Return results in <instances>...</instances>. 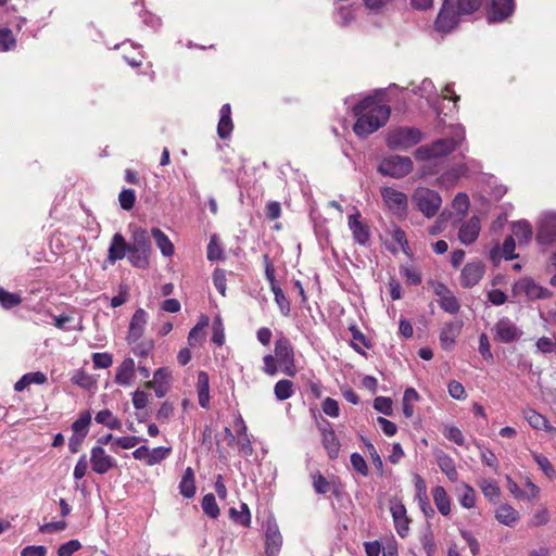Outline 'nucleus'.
<instances>
[{"mask_svg": "<svg viewBox=\"0 0 556 556\" xmlns=\"http://www.w3.org/2000/svg\"><path fill=\"white\" fill-rule=\"evenodd\" d=\"M274 394L278 401L290 399L294 394V386L291 380L282 379L276 382Z\"/></svg>", "mask_w": 556, "mask_h": 556, "instance_id": "obj_39", "label": "nucleus"}, {"mask_svg": "<svg viewBox=\"0 0 556 556\" xmlns=\"http://www.w3.org/2000/svg\"><path fill=\"white\" fill-rule=\"evenodd\" d=\"M420 544L426 553L427 556H434L437 552V544L434 541V534L430 527H427L420 538H419Z\"/></svg>", "mask_w": 556, "mask_h": 556, "instance_id": "obj_43", "label": "nucleus"}, {"mask_svg": "<svg viewBox=\"0 0 556 556\" xmlns=\"http://www.w3.org/2000/svg\"><path fill=\"white\" fill-rule=\"evenodd\" d=\"M483 0H444L435 20V28L441 33H450L459 24L462 16L478 11Z\"/></svg>", "mask_w": 556, "mask_h": 556, "instance_id": "obj_2", "label": "nucleus"}, {"mask_svg": "<svg viewBox=\"0 0 556 556\" xmlns=\"http://www.w3.org/2000/svg\"><path fill=\"white\" fill-rule=\"evenodd\" d=\"M136 365L130 357L125 358L116 368L115 382L119 386H130L135 377Z\"/></svg>", "mask_w": 556, "mask_h": 556, "instance_id": "obj_26", "label": "nucleus"}, {"mask_svg": "<svg viewBox=\"0 0 556 556\" xmlns=\"http://www.w3.org/2000/svg\"><path fill=\"white\" fill-rule=\"evenodd\" d=\"M197 393L200 406L207 408L210 405V379L205 371L198 374Z\"/></svg>", "mask_w": 556, "mask_h": 556, "instance_id": "obj_30", "label": "nucleus"}, {"mask_svg": "<svg viewBox=\"0 0 556 556\" xmlns=\"http://www.w3.org/2000/svg\"><path fill=\"white\" fill-rule=\"evenodd\" d=\"M72 381L84 389H90L96 384L93 378L84 370H77L73 375Z\"/></svg>", "mask_w": 556, "mask_h": 556, "instance_id": "obj_51", "label": "nucleus"}, {"mask_svg": "<svg viewBox=\"0 0 556 556\" xmlns=\"http://www.w3.org/2000/svg\"><path fill=\"white\" fill-rule=\"evenodd\" d=\"M91 424V414L90 412H84L80 414L79 418L76 419L72 424V432L74 435H79L86 438L89 432V427Z\"/></svg>", "mask_w": 556, "mask_h": 556, "instance_id": "obj_37", "label": "nucleus"}, {"mask_svg": "<svg viewBox=\"0 0 556 556\" xmlns=\"http://www.w3.org/2000/svg\"><path fill=\"white\" fill-rule=\"evenodd\" d=\"M275 295V301L279 306L281 313L287 316L290 312V303L283 294L281 288L279 286H271L270 289Z\"/></svg>", "mask_w": 556, "mask_h": 556, "instance_id": "obj_50", "label": "nucleus"}, {"mask_svg": "<svg viewBox=\"0 0 556 556\" xmlns=\"http://www.w3.org/2000/svg\"><path fill=\"white\" fill-rule=\"evenodd\" d=\"M378 169L384 176L402 178L412 172L413 162L408 156L393 155L384 159Z\"/></svg>", "mask_w": 556, "mask_h": 556, "instance_id": "obj_6", "label": "nucleus"}, {"mask_svg": "<svg viewBox=\"0 0 556 556\" xmlns=\"http://www.w3.org/2000/svg\"><path fill=\"white\" fill-rule=\"evenodd\" d=\"M466 173V168L464 166H458L453 169L451 173H446L440 177V182L442 185H453L459 177L464 176Z\"/></svg>", "mask_w": 556, "mask_h": 556, "instance_id": "obj_59", "label": "nucleus"}, {"mask_svg": "<svg viewBox=\"0 0 556 556\" xmlns=\"http://www.w3.org/2000/svg\"><path fill=\"white\" fill-rule=\"evenodd\" d=\"M16 45V40L9 28L0 29V51L5 52L13 49Z\"/></svg>", "mask_w": 556, "mask_h": 556, "instance_id": "obj_49", "label": "nucleus"}, {"mask_svg": "<svg viewBox=\"0 0 556 556\" xmlns=\"http://www.w3.org/2000/svg\"><path fill=\"white\" fill-rule=\"evenodd\" d=\"M443 434L446 439L454 442L455 444L463 446L465 444V437L459 428L455 426H445Z\"/></svg>", "mask_w": 556, "mask_h": 556, "instance_id": "obj_52", "label": "nucleus"}, {"mask_svg": "<svg viewBox=\"0 0 556 556\" xmlns=\"http://www.w3.org/2000/svg\"><path fill=\"white\" fill-rule=\"evenodd\" d=\"M515 11L514 0H488V15L490 23H500L507 20Z\"/></svg>", "mask_w": 556, "mask_h": 556, "instance_id": "obj_11", "label": "nucleus"}, {"mask_svg": "<svg viewBox=\"0 0 556 556\" xmlns=\"http://www.w3.org/2000/svg\"><path fill=\"white\" fill-rule=\"evenodd\" d=\"M480 219L476 216L466 222L459 229V240L462 243H472L480 233Z\"/></svg>", "mask_w": 556, "mask_h": 556, "instance_id": "obj_27", "label": "nucleus"}, {"mask_svg": "<svg viewBox=\"0 0 556 556\" xmlns=\"http://www.w3.org/2000/svg\"><path fill=\"white\" fill-rule=\"evenodd\" d=\"M479 486L490 502H496L500 498L501 490L495 481L483 479L479 482Z\"/></svg>", "mask_w": 556, "mask_h": 556, "instance_id": "obj_44", "label": "nucleus"}, {"mask_svg": "<svg viewBox=\"0 0 556 556\" xmlns=\"http://www.w3.org/2000/svg\"><path fill=\"white\" fill-rule=\"evenodd\" d=\"M90 464L98 475H104L116 466V460L100 446H93L90 451Z\"/></svg>", "mask_w": 556, "mask_h": 556, "instance_id": "obj_13", "label": "nucleus"}, {"mask_svg": "<svg viewBox=\"0 0 556 556\" xmlns=\"http://www.w3.org/2000/svg\"><path fill=\"white\" fill-rule=\"evenodd\" d=\"M147 321V312L143 308H138L134 313L129 323V330L127 336V340L129 343L138 341L143 336Z\"/></svg>", "mask_w": 556, "mask_h": 556, "instance_id": "obj_18", "label": "nucleus"}, {"mask_svg": "<svg viewBox=\"0 0 556 556\" xmlns=\"http://www.w3.org/2000/svg\"><path fill=\"white\" fill-rule=\"evenodd\" d=\"M149 245H135L128 249V260L137 267H144L148 264Z\"/></svg>", "mask_w": 556, "mask_h": 556, "instance_id": "obj_35", "label": "nucleus"}, {"mask_svg": "<svg viewBox=\"0 0 556 556\" xmlns=\"http://www.w3.org/2000/svg\"><path fill=\"white\" fill-rule=\"evenodd\" d=\"M514 249L515 245H495L490 252L492 262L498 265L502 260L510 261L518 257V254L514 253Z\"/></svg>", "mask_w": 556, "mask_h": 556, "instance_id": "obj_36", "label": "nucleus"}, {"mask_svg": "<svg viewBox=\"0 0 556 556\" xmlns=\"http://www.w3.org/2000/svg\"><path fill=\"white\" fill-rule=\"evenodd\" d=\"M233 124L231 119L230 104H224L219 111V122L217 125V134L219 138L227 139L231 135Z\"/></svg>", "mask_w": 556, "mask_h": 556, "instance_id": "obj_28", "label": "nucleus"}, {"mask_svg": "<svg viewBox=\"0 0 556 556\" xmlns=\"http://www.w3.org/2000/svg\"><path fill=\"white\" fill-rule=\"evenodd\" d=\"M136 201V194L132 189H124L118 195V202L122 208L129 211L134 207Z\"/></svg>", "mask_w": 556, "mask_h": 556, "instance_id": "obj_53", "label": "nucleus"}, {"mask_svg": "<svg viewBox=\"0 0 556 556\" xmlns=\"http://www.w3.org/2000/svg\"><path fill=\"white\" fill-rule=\"evenodd\" d=\"M179 492L185 498H192L195 494V478L191 467L186 468L179 482Z\"/></svg>", "mask_w": 556, "mask_h": 556, "instance_id": "obj_31", "label": "nucleus"}, {"mask_svg": "<svg viewBox=\"0 0 556 556\" xmlns=\"http://www.w3.org/2000/svg\"><path fill=\"white\" fill-rule=\"evenodd\" d=\"M464 130L457 129L455 138L439 139L430 146H421L415 151V157L418 161H429L445 156L454 151L464 140Z\"/></svg>", "mask_w": 556, "mask_h": 556, "instance_id": "obj_3", "label": "nucleus"}, {"mask_svg": "<svg viewBox=\"0 0 556 556\" xmlns=\"http://www.w3.org/2000/svg\"><path fill=\"white\" fill-rule=\"evenodd\" d=\"M47 547L43 545H29L22 549L21 556H46Z\"/></svg>", "mask_w": 556, "mask_h": 556, "instance_id": "obj_64", "label": "nucleus"}, {"mask_svg": "<svg viewBox=\"0 0 556 556\" xmlns=\"http://www.w3.org/2000/svg\"><path fill=\"white\" fill-rule=\"evenodd\" d=\"M351 464H352L353 468L357 472H359L362 476L365 477L368 475V467H367L366 460L358 453H353L351 455Z\"/></svg>", "mask_w": 556, "mask_h": 556, "instance_id": "obj_62", "label": "nucleus"}, {"mask_svg": "<svg viewBox=\"0 0 556 556\" xmlns=\"http://www.w3.org/2000/svg\"><path fill=\"white\" fill-rule=\"evenodd\" d=\"M437 463L440 469L446 475L448 480L455 482L458 480V471L455 467L454 460L444 453L437 455Z\"/></svg>", "mask_w": 556, "mask_h": 556, "instance_id": "obj_33", "label": "nucleus"}, {"mask_svg": "<svg viewBox=\"0 0 556 556\" xmlns=\"http://www.w3.org/2000/svg\"><path fill=\"white\" fill-rule=\"evenodd\" d=\"M81 548L78 540H71L58 548V556H72L75 552Z\"/></svg>", "mask_w": 556, "mask_h": 556, "instance_id": "obj_57", "label": "nucleus"}, {"mask_svg": "<svg viewBox=\"0 0 556 556\" xmlns=\"http://www.w3.org/2000/svg\"><path fill=\"white\" fill-rule=\"evenodd\" d=\"M513 294L515 296L526 295L530 300L545 298L547 290L536 285L530 278H521L513 286Z\"/></svg>", "mask_w": 556, "mask_h": 556, "instance_id": "obj_14", "label": "nucleus"}, {"mask_svg": "<svg viewBox=\"0 0 556 556\" xmlns=\"http://www.w3.org/2000/svg\"><path fill=\"white\" fill-rule=\"evenodd\" d=\"M452 206L460 215H466L470 206L469 197L464 192L457 193L453 199Z\"/></svg>", "mask_w": 556, "mask_h": 556, "instance_id": "obj_47", "label": "nucleus"}, {"mask_svg": "<svg viewBox=\"0 0 556 556\" xmlns=\"http://www.w3.org/2000/svg\"><path fill=\"white\" fill-rule=\"evenodd\" d=\"M383 203L396 215H405L407 211V195L392 187H382L380 190Z\"/></svg>", "mask_w": 556, "mask_h": 556, "instance_id": "obj_10", "label": "nucleus"}, {"mask_svg": "<svg viewBox=\"0 0 556 556\" xmlns=\"http://www.w3.org/2000/svg\"><path fill=\"white\" fill-rule=\"evenodd\" d=\"M421 140V132L415 128H400L389 134L388 146L395 150H405Z\"/></svg>", "mask_w": 556, "mask_h": 556, "instance_id": "obj_7", "label": "nucleus"}, {"mask_svg": "<svg viewBox=\"0 0 556 556\" xmlns=\"http://www.w3.org/2000/svg\"><path fill=\"white\" fill-rule=\"evenodd\" d=\"M212 341L217 345H223L225 342L224 325L219 317H216L212 325Z\"/></svg>", "mask_w": 556, "mask_h": 556, "instance_id": "obj_54", "label": "nucleus"}, {"mask_svg": "<svg viewBox=\"0 0 556 556\" xmlns=\"http://www.w3.org/2000/svg\"><path fill=\"white\" fill-rule=\"evenodd\" d=\"M356 118L353 131L358 137H367L386 125L391 110L374 97H367L353 109Z\"/></svg>", "mask_w": 556, "mask_h": 556, "instance_id": "obj_1", "label": "nucleus"}, {"mask_svg": "<svg viewBox=\"0 0 556 556\" xmlns=\"http://www.w3.org/2000/svg\"><path fill=\"white\" fill-rule=\"evenodd\" d=\"M532 227L527 220H518L511 225V235L507 237L504 243H522L532 238Z\"/></svg>", "mask_w": 556, "mask_h": 556, "instance_id": "obj_23", "label": "nucleus"}, {"mask_svg": "<svg viewBox=\"0 0 556 556\" xmlns=\"http://www.w3.org/2000/svg\"><path fill=\"white\" fill-rule=\"evenodd\" d=\"M428 286L439 298V305L443 311L450 314H456L459 311L460 305L458 300L444 283L437 280H431L428 282Z\"/></svg>", "mask_w": 556, "mask_h": 556, "instance_id": "obj_8", "label": "nucleus"}, {"mask_svg": "<svg viewBox=\"0 0 556 556\" xmlns=\"http://www.w3.org/2000/svg\"><path fill=\"white\" fill-rule=\"evenodd\" d=\"M539 236L556 241V213H547L542 217Z\"/></svg>", "mask_w": 556, "mask_h": 556, "instance_id": "obj_32", "label": "nucleus"}, {"mask_svg": "<svg viewBox=\"0 0 556 556\" xmlns=\"http://www.w3.org/2000/svg\"><path fill=\"white\" fill-rule=\"evenodd\" d=\"M349 227L358 243L368 241V227L362 222L361 212L356 207H353L352 213L349 215Z\"/></svg>", "mask_w": 556, "mask_h": 556, "instance_id": "obj_19", "label": "nucleus"}, {"mask_svg": "<svg viewBox=\"0 0 556 556\" xmlns=\"http://www.w3.org/2000/svg\"><path fill=\"white\" fill-rule=\"evenodd\" d=\"M479 353L482 355V357L488 361H493V354L491 352V345L489 342V338L485 333H482L479 337Z\"/></svg>", "mask_w": 556, "mask_h": 556, "instance_id": "obj_61", "label": "nucleus"}, {"mask_svg": "<svg viewBox=\"0 0 556 556\" xmlns=\"http://www.w3.org/2000/svg\"><path fill=\"white\" fill-rule=\"evenodd\" d=\"M494 339L502 343H510L517 341L522 331L508 318L500 319L493 328Z\"/></svg>", "mask_w": 556, "mask_h": 556, "instance_id": "obj_12", "label": "nucleus"}, {"mask_svg": "<svg viewBox=\"0 0 556 556\" xmlns=\"http://www.w3.org/2000/svg\"><path fill=\"white\" fill-rule=\"evenodd\" d=\"M229 517L236 523L242 525L244 527H250L251 514H250V509L245 503L241 504L240 510H238L237 508H233V507L230 508Z\"/></svg>", "mask_w": 556, "mask_h": 556, "instance_id": "obj_41", "label": "nucleus"}, {"mask_svg": "<svg viewBox=\"0 0 556 556\" xmlns=\"http://www.w3.org/2000/svg\"><path fill=\"white\" fill-rule=\"evenodd\" d=\"M172 371L162 367L154 371L153 380L146 382L148 389H153L157 397H163L169 390Z\"/></svg>", "mask_w": 556, "mask_h": 556, "instance_id": "obj_16", "label": "nucleus"}, {"mask_svg": "<svg viewBox=\"0 0 556 556\" xmlns=\"http://www.w3.org/2000/svg\"><path fill=\"white\" fill-rule=\"evenodd\" d=\"M129 248H135V245H110L109 260L113 263L116 260H121L125 256L128 257Z\"/></svg>", "mask_w": 556, "mask_h": 556, "instance_id": "obj_58", "label": "nucleus"}, {"mask_svg": "<svg viewBox=\"0 0 556 556\" xmlns=\"http://www.w3.org/2000/svg\"><path fill=\"white\" fill-rule=\"evenodd\" d=\"M463 329V321L462 320H454L446 323L441 330L440 333V344L441 346L450 351L453 349L457 337L460 334Z\"/></svg>", "mask_w": 556, "mask_h": 556, "instance_id": "obj_17", "label": "nucleus"}, {"mask_svg": "<svg viewBox=\"0 0 556 556\" xmlns=\"http://www.w3.org/2000/svg\"><path fill=\"white\" fill-rule=\"evenodd\" d=\"M484 275V267L480 262L467 264L462 270L460 281L463 287L471 288L476 286Z\"/></svg>", "mask_w": 556, "mask_h": 556, "instance_id": "obj_22", "label": "nucleus"}, {"mask_svg": "<svg viewBox=\"0 0 556 556\" xmlns=\"http://www.w3.org/2000/svg\"><path fill=\"white\" fill-rule=\"evenodd\" d=\"M523 418L528 421L530 427H532L535 430H543L549 434L555 435L556 434V428L553 427L545 416L538 413L534 409L527 408L522 412Z\"/></svg>", "mask_w": 556, "mask_h": 556, "instance_id": "obj_24", "label": "nucleus"}, {"mask_svg": "<svg viewBox=\"0 0 556 556\" xmlns=\"http://www.w3.org/2000/svg\"><path fill=\"white\" fill-rule=\"evenodd\" d=\"M401 274L409 285L417 286L421 282L420 274L412 266H402Z\"/></svg>", "mask_w": 556, "mask_h": 556, "instance_id": "obj_56", "label": "nucleus"}, {"mask_svg": "<svg viewBox=\"0 0 556 556\" xmlns=\"http://www.w3.org/2000/svg\"><path fill=\"white\" fill-rule=\"evenodd\" d=\"M321 444L330 459H336L340 452V441L331 428H320Z\"/></svg>", "mask_w": 556, "mask_h": 556, "instance_id": "obj_25", "label": "nucleus"}, {"mask_svg": "<svg viewBox=\"0 0 556 556\" xmlns=\"http://www.w3.org/2000/svg\"><path fill=\"white\" fill-rule=\"evenodd\" d=\"M169 453L170 447L160 446L152 450L149 448L148 465L153 466L161 463L168 456Z\"/></svg>", "mask_w": 556, "mask_h": 556, "instance_id": "obj_48", "label": "nucleus"}, {"mask_svg": "<svg viewBox=\"0 0 556 556\" xmlns=\"http://www.w3.org/2000/svg\"><path fill=\"white\" fill-rule=\"evenodd\" d=\"M93 367L97 369H106L112 366L113 357L109 353H93L92 355Z\"/></svg>", "mask_w": 556, "mask_h": 556, "instance_id": "obj_55", "label": "nucleus"}, {"mask_svg": "<svg viewBox=\"0 0 556 556\" xmlns=\"http://www.w3.org/2000/svg\"><path fill=\"white\" fill-rule=\"evenodd\" d=\"M94 419L98 424L104 425L111 430H116L122 427V421L114 416L110 409L98 412Z\"/></svg>", "mask_w": 556, "mask_h": 556, "instance_id": "obj_40", "label": "nucleus"}, {"mask_svg": "<svg viewBox=\"0 0 556 556\" xmlns=\"http://www.w3.org/2000/svg\"><path fill=\"white\" fill-rule=\"evenodd\" d=\"M312 478H313V486L317 493L325 494L328 492L329 482L320 472L314 473L312 476Z\"/></svg>", "mask_w": 556, "mask_h": 556, "instance_id": "obj_63", "label": "nucleus"}, {"mask_svg": "<svg viewBox=\"0 0 556 556\" xmlns=\"http://www.w3.org/2000/svg\"><path fill=\"white\" fill-rule=\"evenodd\" d=\"M495 519L503 526L514 528L520 520L519 511L510 504L502 503L494 511Z\"/></svg>", "mask_w": 556, "mask_h": 556, "instance_id": "obj_21", "label": "nucleus"}, {"mask_svg": "<svg viewBox=\"0 0 556 556\" xmlns=\"http://www.w3.org/2000/svg\"><path fill=\"white\" fill-rule=\"evenodd\" d=\"M532 456L535 460V463L539 465V467L542 469V471L547 476V477H553L554 475V467L552 466V464L549 463V460L547 459V457H545L544 455H541V454H538V453H532Z\"/></svg>", "mask_w": 556, "mask_h": 556, "instance_id": "obj_60", "label": "nucleus"}, {"mask_svg": "<svg viewBox=\"0 0 556 556\" xmlns=\"http://www.w3.org/2000/svg\"><path fill=\"white\" fill-rule=\"evenodd\" d=\"M431 494L439 513L448 516L451 514V498L446 490L442 485H437L432 489Z\"/></svg>", "mask_w": 556, "mask_h": 556, "instance_id": "obj_29", "label": "nucleus"}, {"mask_svg": "<svg viewBox=\"0 0 556 556\" xmlns=\"http://www.w3.org/2000/svg\"><path fill=\"white\" fill-rule=\"evenodd\" d=\"M201 506L203 511L211 518H217L219 516V507L216 503L213 494H206L203 496Z\"/></svg>", "mask_w": 556, "mask_h": 556, "instance_id": "obj_45", "label": "nucleus"}, {"mask_svg": "<svg viewBox=\"0 0 556 556\" xmlns=\"http://www.w3.org/2000/svg\"><path fill=\"white\" fill-rule=\"evenodd\" d=\"M22 299L20 294L9 292L0 287V304L2 305V307L9 309L20 305Z\"/></svg>", "mask_w": 556, "mask_h": 556, "instance_id": "obj_46", "label": "nucleus"}, {"mask_svg": "<svg viewBox=\"0 0 556 556\" xmlns=\"http://www.w3.org/2000/svg\"><path fill=\"white\" fill-rule=\"evenodd\" d=\"M412 200L427 218L433 217L442 204L440 194L437 191L425 187H418L414 191Z\"/></svg>", "mask_w": 556, "mask_h": 556, "instance_id": "obj_4", "label": "nucleus"}, {"mask_svg": "<svg viewBox=\"0 0 556 556\" xmlns=\"http://www.w3.org/2000/svg\"><path fill=\"white\" fill-rule=\"evenodd\" d=\"M282 545V536L275 522H268L265 533V549L268 556H277Z\"/></svg>", "mask_w": 556, "mask_h": 556, "instance_id": "obj_20", "label": "nucleus"}, {"mask_svg": "<svg viewBox=\"0 0 556 556\" xmlns=\"http://www.w3.org/2000/svg\"><path fill=\"white\" fill-rule=\"evenodd\" d=\"M132 243H148L153 239L155 243H170L168 237L159 228L151 231L137 225L130 226Z\"/></svg>", "mask_w": 556, "mask_h": 556, "instance_id": "obj_15", "label": "nucleus"}, {"mask_svg": "<svg viewBox=\"0 0 556 556\" xmlns=\"http://www.w3.org/2000/svg\"><path fill=\"white\" fill-rule=\"evenodd\" d=\"M47 381V377L41 371L25 374L14 386L15 391H23L31 383L42 384Z\"/></svg>", "mask_w": 556, "mask_h": 556, "instance_id": "obj_38", "label": "nucleus"}, {"mask_svg": "<svg viewBox=\"0 0 556 556\" xmlns=\"http://www.w3.org/2000/svg\"><path fill=\"white\" fill-rule=\"evenodd\" d=\"M389 509L393 518L394 527L401 538H405L409 531L410 519L402 500L394 496L389 502Z\"/></svg>", "mask_w": 556, "mask_h": 556, "instance_id": "obj_9", "label": "nucleus"}, {"mask_svg": "<svg viewBox=\"0 0 556 556\" xmlns=\"http://www.w3.org/2000/svg\"><path fill=\"white\" fill-rule=\"evenodd\" d=\"M275 358L283 374L294 377L298 372L294 364V351L290 341L282 337L275 342Z\"/></svg>", "mask_w": 556, "mask_h": 556, "instance_id": "obj_5", "label": "nucleus"}, {"mask_svg": "<svg viewBox=\"0 0 556 556\" xmlns=\"http://www.w3.org/2000/svg\"><path fill=\"white\" fill-rule=\"evenodd\" d=\"M458 502L462 507L472 509L476 507L477 495L475 489L466 482H463L458 493Z\"/></svg>", "mask_w": 556, "mask_h": 556, "instance_id": "obj_34", "label": "nucleus"}, {"mask_svg": "<svg viewBox=\"0 0 556 556\" xmlns=\"http://www.w3.org/2000/svg\"><path fill=\"white\" fill-rule=\"evenodd\" d=\"M208 325V318L203 316L201 320L190 330L188 334V343L193 346L204 340V329Z\"/></svg>", "mask_w": 556, "mask_h": 556, "instance_id": "obj_42", "label": "nucleus"}]
</instances>
